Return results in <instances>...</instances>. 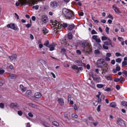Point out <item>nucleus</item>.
<instances>
[{
    "mask_svg": "<svg viewBox=\"0 0 127 127\" xmlns=\"http://www.w3.org/2000/svg\"><path fill=\"white\" fill-rule=\"evenodd\" d=\"M60 24L58 22V21H57L55 20V22L53 23V24L54 26V27H55L54 28V31H56L55 32L56 33H58V32L57 29H59L60 28L59 26Z\"/></svg>",
    "mask_w": 127,
    "mask_h": 127,
    "instance_id": "nucleus-4",
    "label": "nucleus"
},
{
    "mask_svg": "<svg viewBox=\"0 0 127 127\" xmlns=\"http://www.w3.org/2000/svg\"><path fill=\"white\" fill-rule=\"evenodd\" d=\"M63 12L66 19L74 18V14L71 10L64 8L63 10Z\"/></svg>",
    "mask_w": 127,
    "mask_h": 127,
    "instance_id": "nucleus-2",
    "label": "nucleus"
},
{
    "mask_svg": "<svg viewBox=\"0 0 127 127\" xmlns=\"http://www.w3.org/2000/svg\"><path fill=\"white\" fill-rule=\"evenodd\" d=\"M120 81V79L119 78H115L114 79V81L116 82H118Z\"/></svg>",
    "mask_w": 127,
    "mask_h": 127,
    "instance_id": "nucleus-43",
    "label": "nucleus"
},
{
    "mask_svg": "<svg viewBox=\"0 0 127 127\" xmlns=\"http://www.w3.org/2000/svg\"><path fill=\"white\" fill-rule=\"evenodd\" d=\"M19 105L17 104L16 103H12L10 105V107L11 108H13L14 107H19Z\"/></svg>",
    "mask_w": 127,
    "mask_h": 127,
    "instance_id": "nucleus-13",
    "label": "nucleus"
},
{
    "mask_svg": "<svg viewBox=\"0 0 127 127\" xmlns=\"http://www.w3.org/2000/svg\"><path fill=\"white\" fill-rule=\"evenodd\" d=\"M4 72L5 71L4 70L0 68V74L2 75L3 74Z\"/></svg>",
    "mask_w": 127,
    "mask_h": 127,
    "instance_id": "nucleus-37",
    "label": "nucleus"
},
{
    "mask_svg": "<svg viewBox=\"0 0 127 127\" xmlns=\"http://www.w3.org/2000/svg\"><path fill=\"white\" fill-rule=\"evenodd\" d=\"M31 26V24H28L26 25V26L27 28H29Z\"/></svg>",
    "mask_w": 127,
    "mask_h": 127,
    "instance_id": "nucleus-64",
    "label": "nucleus"
},
{
    "mask_svg": "<svg viewBox=\"0 0 127 127\" xmlns=\"http://www.w3.org/2000/svg\"><path fill=\"white\" fill-rule=\"evenodd\" d=\"M52 123L53 125L56 127L59 126V124L56 122L54 121L52 122Z\"/></svg>",
    "mask_w": 127,
    "mask_h": 127,
    "instance_id": "nucleus-31",
    "label": "nucleus"
},
{
    "mask_svg": "<svg viewBox=\"0 0 127 127\" xmlns=\"http://www.w3.org/2000/svg\"><path fill=\"white\" fill-rule=\"evenodd\" d=\"M95 41L96 42L98 43H99L101 41L100 39L99 38H97L96 40Z\"/></svg>",
    "mask_w": 127,
    "mask_h": 127,
    "instance_id": "nucleus-63",
    "label": "nucleus"
},
{
    "mask_svg": "<svg viewBox=\"0 0 127 127\" xmlns=\"http://www.w3.org/2000/svg\"><path fill=\"white\" fill-rule=\"evenodd\" d=\"M110 105L112 107L115 108L116 106L117 105L115 103L112 102L111 103Z\"/></svg>",
    "mask_w": 127,
    "mask_h": 127,
    "instance_id": "nucleus-26",
    "label": "nucleus"
},
{
    "mask_svg": "<svg viewBox=\"0 0 127 127\" xmlns=\"http://www.w3.org/2000/svg\"><path fill=\"white\" fill-rule=\"evenodd\" d=\"M105 85H103L102 84H98L96 85L97 87L99 88H101L103 87L104 86H105Z\"/></svg>",
    "mask_w": 127,
    "mask_h": 127,
    "instance_id": "nucleus-27",
    "label": "nucleus"
},
{
    "mask_svg": "<svg viewBox=\"0 0 127 127\" xmlns=\"http://www.w3.org/2000/svg\"><path fill=\"white\" fill-rule=\"evenodd\" d=\"M9 58L12 61L14 60H15L17 58V56L15 54H14L10 56H9Z\"/></svg>",
    "mask_w": 127,
    "mask_h": 127,
    "instance_id": "nucleus-15",
    "label": "nucleus"
},
{
    "mask_svg": "<svg viewBox=\"0 0 127 127\" xmlns=\"http://www.w3.org/2000/svg\"><path fill=\"white\" fill-rule=\"evenodd\" d=\"M108 17L112 20H113V17L112 16V15L110 14L108 16Z\"/></svg>",
    "mask_w": 127,
    "mask_h": 127,
    "instance_id": "nucleus-60",
    "label": "nucleus"
},
{
    "mask_svg": "<svg viewBox=\"0 0 127 127\" xmlns=\"http://www.w3.org/2000/svg\"><path fill=\"white\" fill-rule=\"evenodd\" d=\"M58 5V3L56 1H54L52 2L51 4V6L54 8H57Z\"/></svg>",
    "mask_w": 127,
    "mask_h": 127,
    "instance_id": "nucleus-7",
    "label": "nucleus"
},
{
    "mask_svg": "<svg viewBox=\"0 0 127 127\" xmlns=\"http://www.w3.org/2000/svg\"><path fill=\"white\" fill-rule=\"evenodd\" d=\"M75 27V26L73 24L69 25L68 27V29L70 31L72 30Z\"/></svg>",
    "mask_w": 127,
    "mask_h": 127,
    "instance_id": "nucleus-18",
    "label": "nucleus"
},
{
    "mask_svg": "<svg viewBox=\"0 0 127 127\" xmlns=\"http://www.w3.org/2000/svg\"><path fill=\"white\" fill-rule=\"evenodd\" d=\"M58 101L59 104L61 106H63L64 105V103L63 99L58 98Z\"/></svg>",
    "mask_w": 127,
    "mask_h": 127,
    "instance_id": "nucleus-12",
    "label": "nucleus"
},
{
    "mask_svg": "<svg viewBox=\"0 0 127 127\" xmlns=\"http://www.w3.org/2000/svg\"><path fill=\"white\" fill-rule=\"evenodd\" d=\"M38 7H39L38 5H36L35 6H33L32 7V8L33 9H35L36 10H37L38 9Z\"/></svg>",
    "mask_w": 127,
    "mask_h": 127,
    "instance_id": "nucleus-39",
    "label": "nucleus"
},
{
    "mask_svg": "<svg viewBox=\"0 0 127 127\" xmlns=\"http://www.w3.org/2000/svg\"><path fill=\"white\" fill-rule=\"evenodd\" d=\"M118 64H117L116 65L117 66L116 67V69L118 71H119L120 70V67L118 66Z\"/></svg>",
    "mask_w": 127,
    "mask_h": 127,
    "instance_id": "nucleus-38",
    "label": "nucleus"
},
{
    "mask_svg": "<svg viewBox=\"0 0 127 127\" xmlns=\"http://www.w3.org/2000/svg\"><path fill=\"white\" fill-rule=\"evenodd\" d=\"M74 109L75 110H77L78 109V108H77L76 104H75L74 105Z\"/></svg>",
    "mask_w": 127,
    "mask_h": 127,
    "instance_id": "nucleus-61",
    "label": "nucleus"
},
{
    "mask_svg": "<svg viewBox=\"0 0 127 127\" xmlns=\"http://www.w3.org/2000/svg\"><path fill=\"white\" fill-rule=\"evenodd\" d=\"M42 21L44 23H47L48 21V18L46 16H43L41 18Z\"/></svg>",
    "mask_w": 127,
    "mask_h": 127,
    "instance_id": "nucleus-8",
    "label": "nucleus"
},
{
    "mask_svg": "<svg viewBox=\"0 0 127 127\" xmlns=\"http://www.w3.org/2000/svg\"><path fill=\"white\" fill-rule=\"evenodd\" d=\"M100 106H101L100 105H98V106L97 108V110L98 112H99L100 111Z\"/></svg>",
    "mask_w": 127,
    "mask_h": 127,
    "instance_id": "nucleus-57",
    "label": "nucleus"
},
{
    "mask_svg": "<svg viewBox=\"0 0 127 127\" xmlns=\"http://www.w3.org/2000/svg\"><path fill=\"white\" fill-rule=\"evenodd\" d=\"M55 45L53 44H52L50 45L48 47L50 48V50L51 51H52L54 49Z\"/></svg>",
    "mask_w": 127,
    "mask_h": 127,
    "instance_id": "nucleus-16",
    "label": "nucleus"
},
{
    "mask_svg": "<svg viewBox=\"0 0 127 127\" xmlns=\"http://www.w3.org/2000/svg\"><path fill=\"white\" fill-rule=\"evenodd\" d=\"M44 45H45L46 46L48 47L50 45L49 44V41L48 40H47L45 41Z\"/></svg>",
    "mask_w": 127,
    "mask_h": 127,
    "instance_id": "nucleus-28",
    "label": "nucleus"
},
{
    "mask_svg": "<svg viewBox=\"0 0 127 127\" xmlns=\"http://www.w3.org/2000/svg\"><path fill=\"white\" fill-rule=\"evenodd\" d=\"M77 70H78V71H79L80 70H83V68L82 67H78V68Z\"/></svg>",
    "mask_w": 127,
    "mask_h": 127,
    "instance_id": "nucleus-56",
    "label": "nucleus"
},
{
    "mask_svg": "<svg viewBox=\"0 0 127 127\" xmlns=\"http://www.w3.org/2000/svg\"><path fill=\"white\" fill-rule=\"evenodd\" d=\"M118 123L120 125H122L124 124V121L120 118H118L117 120Z\"/></svg>",
    "mask_w": 127,
    "mask_h": 127,
    "instance_id": "nucleus-14",
    "label": "nucleus"
},
{
    "mask_svg": "<svg viewBox=\"0 0 127 127\" xmlns=\"http://www.w3.org/2000/svg\"><path fill=\"white\" fill-rule=\"evenodd\" d=\"M105 91L108 92L110 90V88H109L106 87L105 88Z\"/></svg>",
    "mask_w": 127,
    "mask_h": 127,
    "instance_id": "nucleus-51",
    "label": "nucleus"
},
{
    "mask_svg": "<svg viewBox=\"0 0 127 127\" xmlns=\"http://www.w3.org/2000/svg\"><path fill=\"white\" fill-rule=\"evenodd\" d=\"M7 27L8 28H10L15 30H17L18 29L17 26H15L14 24L10 23L8 24L7 25Z\"/></svg>",
    "mask_w": 127,
    "mask_h": 127,
    "instance_id": "nucleus-6",
    "label": "nucleus"
},
{
    "mask_svg": "<svg viewBox=\"0 0 127 127\" xmlns=\"http://www.w3.org/2000/svg\"><path fill=\"white\" fill-rule=\"evenodd\" d=\"M0 107L1 108H4V104L2 103H0Z\"/></svg>",
    "mask_w": 127,
    "mask_h": 127,
    "instance_id": "nucleus-35",
    "label": "nucleus"
},
{
    "mask_svg": "<svg viewBox=\"0 0 127 127\" xmlns=\"http://www.w3.org/2000/svg\"><path fill=\"white\" fill-rule=\"evenodd\" d=\"M42 31L43 34H45L47 33L48 31L45 27H43L42 29Z\"/></svg>",
    "mask_w": 127,
    "mask_h": 127,
    "instance_id": "nucleus-21",
    "label": "nucleus"
},
{
    "mask_svg": "<svg viewBox=\"0 0 127 127\" xmlns=\"http://www.w3.org/2000/svg\"><path fill=\"white\" fill-rule=\"evenodd\" d=\"M109 67V66L107 63L105 64L104 66L101 68L102 70V74H103L107 72Z\"/></svg>",
    "mask_w": 127,
    "mask_h": 127,
    "instance_id": "nucleus-5",
    "label": "nucleus"
},
{
    "mask_svg": "<svg viewBox=\"0 0 127 127\" xmlns=\"http://www.w3.org/2000/svg\"><path fill=\"white\" fill-rule=\"evenodd\" d=\"M68 38L69 39H71L72 38V35L70 32H69L68 35Z\"/></svg>",
    "mask_w": 127,
    "mask_h": 127,
    "instance_id": "nucleus-30",
    "label": "nucleus"
},
{
    "mask_svg": "<svg viewBox=\"0 0 127 127\" xmlns=\"http://www.w3.org/2000/svg\"><path fill=\"white\" fill-rule=\"evenodd\" d=\"M113 8L116 12L118 13L119 12V10L118 8L115 5H113Z\"/></svg>",
    "mask_w": 127,
    "mask_h": 127,
    "instance_id": "nucleus-24",
    "label": "nucleus"
},
{
    "mask_svg": "<svg viewBox=\"0 0 127 127\" xmlns=\"http://www.w3.org/2000/svg\"><path fill=\"white\" fill-rule=\"evenodd\" d=\"M28 115L29 117H32L33 116V114H32V113L31 112H30L28 113Z\"/></svg>",
    "mask_w": 127,
    "mask_h": 127,
    "instance_id": "nucleus-52",
    "label": "nucleus"
},
{
    "mask_svg": "<svg viewBox=\"0 0 127 127\" xmlns=\"http://www.w3.org/2000/svg\"><path fill=\"white\" fill-rule=\"evenodd\" d=\"M107 39V37L105 36H102L101 37V40H106Z\"/></svg>",
    "mask_w": 127,
    "mask_h": 127,
    "instance_id": "nucleus-53",
    "label": "nucleus"
},
{
    "mask_svg": "<svg viewBox=\"0 0 127 127\" xmlns=\"http://www.w3.org/2000/svg\"><path fill=\"white\" fill-rule=\"evenodd\" d=\"M76 52L79 55H80L81 54V51L79 50H77L76 51Z\"/></svg>",
    "mask_w": 127,
    "mask_h": 127,
    "instance_id": "nucleus-59",
    "label": "nucleus"
},
{
    "mask_svg": "<svg viewBox=\"0 0 127 127\" xmlns=\"http://www.w3.org/2000/svg\"><path fill=\"white\" fill-rule=\"evenodd\" d=\"M82 46L84 47V52L86 53L91 52L92 47L90 43L87 40H85L82 42Z\"/></svg>",
    "mask_w": 127,
    "mask_h": 127,
    "instance_id": "nucleus-1",
    "label": "nucleus"
},
{
    "mask_svg": "<svg viewBox=\"0 0 127 127\" xmlns=\"http://www.w3.org/2000/svg\"><path fill=\"white\" fill-rule=\"evenodd\" d=\"M25 94L27 96L29 97L31 96L32 94L31 91L30 90H28L26 92Z\"/></svg>",
    "mask_w": 127,
    "mask_h": 127,
    "instance_id": "nucleus-17",
    "label": "nucleus"
},
{
    "mask_svg": "<svg viewBox=\"0 0 127 127\" xmlns=\"http://www.w3.org/2000/svg\"><path fill=\"white\" fill-rule=\"evenodd\" d=\"M18 114L19 115L21 116L22 115L23 112L21 111L20 110L18 111Z\"/></svg>",
    "mask_w": 127,
    "mask_h": 127,
    "instance_id": "nucleus-40",
    "label": "nucleus"
},
{
    "mask_svg": "<svg viewBox=\"0 0 127 127\" xmlns=\"http://www.w3.org/2000/svg\"><path fill=\"white\" fill-rule=\"evenodd\" d=\"M43 125L46 127H50V125L46 122H44Z\"/></svg>",
    "mask_w": 127,
    "mask_h": 127,
    "instance_id": "nucleus-29",
    "label": "nucleus"
},
{
    "mask_svg": "<svg viewBox=\"0 0 127 127\" xmlns=\"http://www.w3.org/2000/svg\"><path fill=\"white\" fill-rule=\"evenodd\" d=\"M92 38L94 40H96L97 38V36L96 35H94L92 36Z\"/></svg>",
    "mask_w": 127,
    "mask_h": 127,
    "instance_id": "nucleus-49",
    "label": "nucleus"
},
{
    "mask_svg": "<svg viewBox=\"0 0 127 127\" xmlns=\"http://www.w3.org/2000/svg\"><path fill=\"white\" fill-rule=\"evenodd\" d=\"M93 74L94 73H93V72L92 71L90 72L89 73V76L90 77H92L93 79V78L94 77L93 75Z\"/></svg>",
    "mask_w": 127,
    "mask_h": 127,
    "instance_id": "nucleus-33",
    "label": "nucleus"
},
{
    "mask_svg": "<svg viewBox=\"0 0 127 127\" xmlns=\"http://www.w3.org/2000/svg\"><path fill=\"white\" fill-rule=\"evenodd\" d=\"M72 68L73 69L77 70L78 68V66H77L75 65H72Z\"/></svg>",
    "mask_w": 127,
    "mask_h": 127,
    "instance_id": "nucleus-46",
    "label": "nucleus"
},
{
    "mask_svg": "<svg viewBox=\"0 0 127 127\" xmlns=\"http://www.w3.org/2000/svg\"><path fill=\"white\" fill-rule=\"evenodd\" d=\"M106 64L104 60L100 59L97 60V65L98 67L102 68L105 65V64Z\"/></svg>",
    "mask_w": 127,
    "mask_h": 127,
    "instance_id": "nucleus-3",
    "label": "nucleus"
},
{
    "mask_svg": "<svg viewBox=\"0 0 127 127\" xmlns=\"http://www.w3.org/2000/svg\"><path fill=\"white\" fill-rule=\"evenodd\" d=\"M127 65V62L125 61H124L122 63V66L124 65Z\"/></svg>",
    "mask_w": 127,
    "mask_h": 127,
    "instance_id": "nucleus-36",
    "label": "nucleus"
},
{
    "mask_svg": "<svg viewBox=\"0 0 127 127\" xmlns=\"http://www.w3.org/2000/svg\"><path fill=\"white\" fill-rule=\"evenodd\" d=\"M60 24V27L62 26L63 27L65 28L67 26V24L64 23H63V24H61L60 23H59Z\"/></svg>",
    "mask_w": 127,
    "mask_h": 127,
    "instance_id": "nucleus-23",
    "label": "nucleus"
},
{
    "mask_svg": "<svg viewBox=\"0 0 127 127\" xmlns=\"http://www.w3.org/2000/svg\"><path fill=\"white\" fill-rule=\"evenodd\" d=\"M122 73L123 74H125L126 75V76L127 77V71L126 70H124L122 72Z\"/></svg>",
    "mask_w": 127,
    "mask_h": 127,
    "instance_id": "nucleus-48",
    "label": "nucleus"
},
{
    "mask_svg": "<svg viewBox=\"0 0 127 127\" xmlns=\"http://www.w3.org/2000/svg\"><path fill=\"white\" fill-rule=\"evenodd\" d=\"M93 80L98 82H100L101 81V79L99 77H94L93 78Z\"/></svg>",
    "mask_w": 127,
    "mask_h": 127,
    "instance_id": "nucleus-20",
    "label": "nucleus"
},
{
    "mask_svg": "<svg viewBox=\"0 0 127 127\" xmlns=\"http://www.w3.org/2000/svg\"><path fill=\"white\" fill-rule=\"evenodd\" d=\"M99 52V50H95V53L96 54H98Z\"/></svg>",
    "mask_w": 127,
    "mask_h": 127,
    "instance_id": "nucleus-62",
    "label": "nucleus"
},
{
    "mask_svg": "<svg viewBox=\"0 0 127 127\" xmlns=\"http://www.w3.org/2000/svg\"><path fill=\"white\" fill-rule=\"evenodd\" d=\"M115 55L117 57H119L121 56L120 53L118 52H116L115 53Z\"/></svg>",
    "mask_w": 127,
    "mask_h": 127,
    "instance_id": "nucleus-55",
    "label": "nucleus"
},
{
    "mask_svg": "<svg viewBox=\"0 0 127 127\" xmlns=\"http://www.w3.org/2000/svg\"><path fill=\"white\" fill-rule=\"evenodd\" d=\"M108 40L109 41L108 42L105 41L104 42V44L105 45H106L108 46L109 45H110L111 47H113V46L112 45V42L111 41L110 39L109 38H108Z\"/></svg>",
    "mask_w": 127,
    "mask_h": 127,
    "instance_id": "nucleus-10",
    "label": "nucleus"
},
{
    "mask_svg": "<svg viewBox=\"0 0 127 127\" xmlns=\"http://www.w3.org/2000/svg\"><path fill=\"white\" fill-rule=\"evenodd\" d=\"M116 88L117 90H119L120 88V86L119 85H117L116 86Z\"/></svg>",
    "mask_w": 127,
    "mask_h": 127,
    "instance_id": "nucleus-58",
    "label": "nucleus"
},
{
    "mask_svg": "<svg viewBox=\"0 0 127 127\" xmlns=\"http://www.w3.org/2000/svg\"><path fill=\"white\" fill-rule=\"evenodd\" d=\"M104 44L103 45V47L104 49H108V47Z\"/></svg>",
    "mask_w": 127,
    "mask_h": 127,
    "instance_id": "nucleus-42",
    "label": "nucleus"
},
{
    "mask_svg": "<svg viewBox=\"0 0 127 127\" xmlns=\"http://www.w3.org/2000/svg\"><path fill=\"white\" fill-rule=\"evenodd\" d=\"M72 118H77L78 117L77 115L75 113H73L71 116Z\"/></svg>",
    "mask_w": 127,
    "mask_h": 127,
    "instance_id": "nucleus-32",
    "label": "nucleus"
},
{
    "mask_svg": "<svg viewBox=\"0 0 127 127\" xmlns=\"http://www.w3.org/2000/svg\"><path fill=\"white\" fill-rule=\"evenodd\" d=\"M20 88L21 91L22 92H24L26 91V88L25 87H24V86L22 85H21L20 86Z\"/></svg>",
    "mask_w": 127,
    "mask_h": 127,
    "instance_id": "nucleus-19",
    "label": "nucleus"
},
{
    "mask_svg": "<svg viewBox=\"0 0 127 127\" xmlns=\"http://www.w3.org/2000/svg\"><path fill=\"white\" fill-rule=\"evenodd\" d=\"M107 79L108 80H112V78L110 76H108L106 77Z\"/></svg>",
    "mask_w": 127,
    "mask_h": 127,
    "instance_id": "nucleus-44",
    "label": "nucleus"
},
{
    "mask_svg": "<svg viewBox=\"0 0 127 127\" xmlns=\"http://www.w3.org/2000/svg\"><path fill=\"white\" fill-rule=\"evenodd\" d=\"M41 94L39 92H37L35 93L34 96L36 98H39L41 96Z\"/></svg>",
    "mask_w": 127,
    "mask_h": 127,
    "instance_id": "nucleus-9",
    "label": "nucleus"
},
{
    "mask_svg": "<svg viewBox=\"0 0 127 127\" xmlns=\"http://www.w3.org/2000/svg\"><path fill=\"white\" fill-rule=\"evenodd\" d=\"M91 33L92 34H96L97 32L94 30H93L91 32Z\"/></svg>",
    "mask_w": 127,
    "mask_h": 127,
    "instance_id": "nucleus-47",
    "label": "nucleus"
},
{
    "mask_svg": "<svg viewBox=\"0 0 127 127\" xmlns=\"http://www.w3.org/2000/svg\"><path fill=\"white\" fill-rule=\"evenodd\" d=\"M18 77L17 75H16L14 74H9V77L10 79H16Z\"/></svg>",
    "mask_w": 127,
    "mask_h": 127,
    "instance_id": "nucleus-11",
    "label": "nucleus"
},
{
    "mask_svg": "<svg viewBox=\"0 0 127 127\" xmlns=\"http://www.w3.org/2000/svg\"><path fill=\"white\" fill-rule=\"evenodd\" d=\"M116 62L117 63H120L121 61V59L120 58H118L116 60Z\"/></svg>",
    "mask_w": 127,
    "mask_h": 127,
    "instance_id": "nucleus-41",
    "label": "nucleus"
},
{
    "mask_svg": "<svg viewBox=\"0 0 127 127\" xmlns=\"http://www.w3.org/2000/svg\"><path fill=\"white\" fill-rule=\"evenodd\" d=\"M29 105L31 106L33 108H37L38 106L35 105H34L33 104H32V103H29Z\"/></svg>",
    "mask_w": 127,
    "mask_h": 127,
    "instance_id": "nucleus-25",
    "label": "nucleus"
},
{
    "mask_svg": "<svg viewBox=\"0 0 127 127\" xmlns=\"http://www.w3.org/2000/svg\"><path fill=\"white\" fill-rule=\"evenodd\" d=\"M109 29L108 27H106L105 29V31L107 34H108L109 33Z\"/></svg>",
    "mask_w": 127,
    "mask_h": 127,
    "instance_id": "nucleus-45",
    "label": "nucleus"
},
{
    "mask_svg": "<svg viewBox=\"0 0 127 127\" xmlns=\"http://www.w3.org/2000/svg\"><path fill=\"white\" fill-rule=\"evenodd\" d=\"M122 104L124 106H127V102L125 101H123L122 102Z\"/></svg>",
    "mask_w": 127,
    "mask_h": 127,
    "instance_id": "nucleus-34",
    "label": "nucleus"
},
{
    "mask_svg": "<svg viewBox=\"0 0 127 127\" xmlns=\"http://www.w3.org/2000/svg\"><path fill=\"white\" fill-rule=\"evenodd\" d=\"M111 56V54L110 53H107L106 54L107 57H109Z\"/></svg>",
    "mask_w": 127,
    "mask_h": 127,
    "instance_id": "nucleus-54",
    "label": "nucleus"
},
{
    "mask_svg": "<svg viewBox=\"0 0 127 127\" xmlns=\"http://www.w3.org/2000/svg\"><path fill=\"white\" fill-rule=\"evenodd\" d=\"M71 95H69L68 96V101H69V100H71Z\"/></svg>",
    "mask_w": 127,
    "mask_h": 127,
    "instance_id": "nucleus-50",
    "label": "nucleus"
},
{
    "mask_svg": "<svg viewBox=\"0 0 127 127\" xmlns=\"http://www.w3.org/2000/svg\"><path fill=\"white\" fill-rule=\"evenodd\" d=\"M76 62L77 63V64L78 66H82V64H83L81 60L77 61Z\"/></svg>",
    "mask_w": 127,
    "mask_h": 127,
    "instance_id": "nucleus-22",
    "label": "nucleus"
}]
</instances>
